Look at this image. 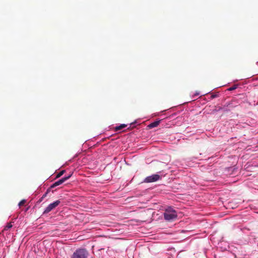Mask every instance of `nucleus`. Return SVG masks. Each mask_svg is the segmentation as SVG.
Here are the masks:
<instances>
[{
	"label": "nucleus",
	"instance_id": "f257e3e1",
	"mask_svg": "<svg viewBox=\"0 0 258 258\" xmlns=\"http://www.w3.org/2000/svg\"><path fill=\"white\" fill-rule=\"evenodd\" d=\"M164 219L169 221H173L177 217V213L171 207L167 208L164 213Z\"/></svg>",
	"mask_w": 258,
	"mask_h": 258
},
{
	"label": "nucleus",
	"instance_id": "39448f33",
	"mask_svg": "<svg viewBox=\"0 0 258 258\" xmlns=\"http://www.w3.org/2000/svg\"><path fill=\"white\" fill-rule=\"evenodd\" d=\"M160 176L158 174H153L147 177L145 179V182L149 183L156 181L160 179Z\"/></svg>",
	"mask_w": 258,
	"mask_h": 258
},
{
	"label": "nucleus",
	"instance_id": "f03ea898",
	"mask_svg": "<svg viewBox=\"0 0 258 258\" xmlns=\"http://www.w3.org/2000/svg\"><path fill=\"white\" fill-rule=\"evenodd\" d=\"M88 254L85 248H79L73 253L71 258H87Z\"/></svg>",
	"mask_w": 258,
	"mask_h": 258
},
{
	"label": "nucleus",
	"instance_id": "7ed1b4c3",
	"mask_svg": "<svg viewBox=\"0 0 258 258\" xmlns=\"http://www.w3.org/2000/svg\"><path fill=\"white\" fill-rule=\"evenodd\" d=\"M60 202L59 200H57L53 203L49 204L45 209L43 213L46 214L52 211L53 209L55 208L59 204Z\"/></svg>",
	"mask_w": 258,
	"mask_h": 258
},
{
	"label": "nucleus",
	"instance_id": "ddd939ff",
	"mask_svg": "<svg viewBox=\"0 0 258 258\" xmlns=\"http://www.w3.org/2000/svg\"><path fill=\"white\" fill-rule=\"evenodd\" d=\"M199 95V93L197 92V93L195 94V96H197V95Z\"/></svg>",
	"mask_w": 258,
	"mask_h": 258
},
{
	"label": "nucleus",
	"instance_id": "423d86ee",
	"mask_svg": "<svg viewBox=\"0 0 258 258\" xmlns=\"http://www.w3.org/2000/svg\"><path fill=\"white\" fill-rule=\"evenodd\" d=\"M160 122V120L155 121L149 124L147 126V127L149 128H152L157 127L159 124Z\"/></svg>",
	"mask_w": 258,
	"mask_h": 258
},
{
	"label": "nucleus",
	"instance_id": "0eeeda50",
	"mask_svg": "<svg viewBox=\"0 0 258 258\" xmlns=\"http://www.w3.org/2000/svg\"><path fill=\"white\" fill-rule=\"evenodd\" d=\"M126 126V125L125 124H122L119 126H117L115 127V130L116 131H119L123 128H124Z\"/></svg>",
	"mask_w": 258,
	"mask_h": 258
},
{
	"label": "nucleus",
	"instance_id": "6e6552de",
	"mask_svg": "<svg viewBox=\"0 0 258 258\" xmlns=\"http://www.w3.org/2000/svg\"><path fill=\"white\" fill-rule=\"evenodd\" d=\"M65 170H63L60 171L59 173H58L56 175V178H59L60 176H61L65 172Z\"/></svg>",
	"mask_w": 258,
	"mask_h": 258
},
{
	"label": "nucleus",
	"instance_id": "9b49d317",
	"mask_svg": "<svg viewBox=\"0 0 258 258\" xmlns=\"http://www.w3.org/2000/svg\"><path fill=\"white\" fill-rule=\"evenodd\" d=\"M237 88V85H234L233 86H232V87H230L228 89V90L229 91H232V90H235V89Z\"/></svg>",
	"mask_w": 258,
	"mask_h": 258
},
{
	"label": "nucleus",
	"instance_id": "9d476101",
	"mask_svg": "<svg viewBox=\"0 0 258 258\" xmlns=\"http://www.w3.org/2000/svg\"><path fill=\"white\" fill-rule=\"evenodd\" d=\"M26 203V200H22V201H21L20 202V203H19V206L20 207L21 206H22L23 205H24V204Z\"/></svg>",
	"mask_w": 258,
	"mask_h": 258
},
{
	"label": "nucleus",
	"instance_id": "20e7f679",
	"mask_svg": "<svg viewBox=\"0 0 258 258\" xmlns=\"http://www.w3.org/2000/svg\"><path fill=\"white\" fill-rule=\"evenodd\" d=\"M72 174H70L67 176H65L62 177V178L59 179L58 181L55 182L53 183L50 187V188H54L57 186H58L61 184H62L64 182L69 179L72 176Z\"/></svg>",
	"mask_w": 258,
	"mask_h": 258
},
{
	"label": "nucleus",
	"instance_id": "f8f14e48",
	"mask_svg": "<svg viewBox=\"0 0 258 258\" xmlns=\"http://www.w3.org/2000/svg\"><path fill=\"white\" fill-rule=\"evenodd\" d=\"M49 191V189H47V191L45 193V194H44V195H43V196L41 197V199H43V198H44L46 196L47 194H48V192Z\"/></svg>",
	"mask_w": 258,
	"mask_h": 258
},
{
	"label": "nucleus",
	"instance_id": "1a4fd4ad",
	"mask_svg": "<svg viewBox=\"0 0 258 258\" xmlns=\"http://www.w3.org/2000/svg\"><path fill=\"white\" fill-rule=\"evenodd\" d=\"M13 226L12 224L11 223H8V224L5 226V227L4 228V230H9V229H10L11 228H12Z\"/></svg>",
	"mask_w": 258,
	"mask_h": 258
}]
</instances>
